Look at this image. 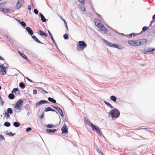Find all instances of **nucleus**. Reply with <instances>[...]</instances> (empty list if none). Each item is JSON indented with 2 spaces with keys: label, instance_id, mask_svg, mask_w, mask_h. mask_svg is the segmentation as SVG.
Wrapping results in <instances>:
<instances>
[{
  "label": "nucleus",
  "instance_id": "f257e3e1",
  "mask_svg": "<svg viewBox=\"0 0 155 155\" xmlns=\"http://www.w3.org/2000/svg\"><path fill=\"white\" fill-rule=\"evenodd\" d=\"M108 113L114 119L118 117L120 115V112L116 108L112 109Z\"/></svg>",
  "mask_w": 155,
  "mask_h": 155
},
{
  "label": "nucleus",
  "instance_id": "f03ea898",
  "mask_svg": "<svg viewBox=\"0 0 155 155\" xmlns=\"http://www.w3.org/2000/svg\"><path fill=\"white\" fill-rule=\"evenodd\" d=\"M87 46V44L84 41H79L77 44V48L78 51H83Z\"/></svg>",
  "mask_w": 155,
  "mask_h": 155
},
{
  "label": "nucleus",
  "instance_id": "7ed1b4c3",
  "mask_svg": "<svg viewBox=\"0 0 155 155\" xmlns=\"http://www.w3.org/2000/svg\"><path fill=\"white\" fill-rule=\"evenodd\" d=\"M91 127L93 131L96 132L98 135L101 136H102V132L98 127L94 124L93 125H92V126Z\"/></svg>",
  "mask_w": 155,
  "mask_h": 155
},
{
  "label": "nucleus",
  "instance_id": "20e7f679",
  "mask_svg": "<svg viewBox=\"0 0 155 155\" xmlns=\"http://www.w3.org/2000/svg\"><path fill=\"white\" fill-rule=\"evenodd\" d=\"M144 53L147 54V53L149 52H151L152 54H155V48H144Z\"/></svg>",
  "mask_w": 155,
  "mask_h": 155
},
{
  "label": "nucleus",
  "instance_id": "39448f33",
  "mask_svg": "<svg viewBox=\"0 0 155 155\" xmlns=\"http://www.w3.org/2000/svg\"><path fill=\"white\" fill-rule=\"evenodd\" d=\"M128 43L130 45L135 47H137L139 46L138 39L135 40H130L128 41Z\"/></svg>",
  "mask_w": 155,
  "mask_h": 155
},
{
  "label": "nucleus",
  "instance_id": "423d86ee",
  "mask_svg": "<svg viewBox=\"0 0 155 155\" xmlns=\"http://www.w3.org/2000/svg\"><path fill=\"white\" fill-rule=\"evenodd\" d=\"M24 2V0H18L16 4L15 8V9H18L22 6Z\"/></svg>",
  "mask_w": 155,
  "mask_h": 155
},
{
  "label": "nucleus",
  "instance_id": "0eeeda50",
  "mask_svg": "<svg viewBox=\"0 0 155 155\" xmlns=\"http://www.w3.org/2000/svg\"><path fill=\"white\" fill-rule=\"evenodd\" d=\"M23 101L22 99H20L17 102L15 106L16 107L18 108H21L23 105Z\"/></svg>",
  "mask_w": 155,
  "mask_h": 155
},
{
  "label": "nucleus",
  "instance_id": "6e6552de",
  "mask_svg": "<svg viewBox=\"0 0 155 155\" xmlns=\"http://www.w3.org/2000/svg\"><path fill=\"white\" fill-rule=\"evenodd\" d=\"M50 103L48 102V101L45 100H41L38 102H37L35 104V107H37L38 105L42 104H49Z\"/></svg>",
  "mask_w": 155,
  "mask_h": 155
},
{
  "label": "nucleus",
  "instance_id": "1a4fd4ad",
  "mask_svg": "<svg viewBox=\"0 0 155 155\" xmlns=\"http://www.w3.org/2000/svg\"><path fill=\"white\" fill-rule=\"evenodd\" d=\"M61 131L62 134H67L68 133V129L67 125L65 124L61 128Z\"/></svg>",
  "mask_w": 155,
  "mask_h": 155
},
{
  "label": "nucleus",
  "instance_id": "9d476101",
  "mask_svg": "<svg viewBox=\"0 0 155 155\" xmlns=\"http://www.w3.org/2000/svg\"><path fill=\"white\" fill-rule=\"evenodd\" d=\"M84 121L85 124H87L89 127H91L92 126V125H94L90 120H88L84 116Z\"/></svg>",
  "mask_w": 155,
  "mask_h": 155
},
{
  "label": "nucleus",
  "instance_id": "9b49d317",
  "mask_svg": "<svg viewBox=\"0 0 155 155\" xmlns=\"http://www.w3.org/2000/svg\"><path fill=\"white\" fill-rule=\"evenodd\" d=\"M37 33L40 35L42 37L44 36L45 37H47L48 36L47 35L45 32L41 30H38Z\"/></svg>",
  "mask_w": 155,
  "mask_h": 155
},
{
  "label": "nucleus",
  "instance_id": "f8f14e48",
  "mask_svg": "<svg viewBox=\"0 0 155 155\" xmlns=\"http://www.w3.org/2000/svg\"><path fill=\"white\" fill-rule=\"evenodd\" d=\"M147 42V40L145 39H141L138 40L139 45H141L145 44Z\"/></svg>",
  "mask_w": 155,
  "mask_h": 155
},
{
  "label": "nucleus",
  "instance_id": "ddd939ff",
  "mask_svg": "<svg viewBox=\"0 0 155 155\" xmlns=\"http://www.w3.org/2000/svg\"><path fill=\"white\" fill-rule=\"evenodd\" d=\"M25 29L28 34L32 36L34 34V32L31 28L29 27H27L25 28Z\"/></svg>",
  "mask_w": 155,
  "mask_h": 155
},
{
  "label": "nucleus",
  "instance_id": "4468645a",
  "mask_svg": "<svg viewBox=\"0 0 155 155\" xmlns=\"http://www.w3.org/2000/svg\"><path fill=\"white\" fill-rule=\"evenodd\" d=\"M18 52L21 57L24 58L25 60H26L27 61H28L29 60L26 56L23 53H21L20 51H18Z\"/></svg>",
  "mask_w": 155,
  "mask_h": 155
},
{
  "label": "nucleus",
  "instance_id": "2eb2a0df",
  "mask_svg": "<svg viewBox=\"0 0 155 155\" xmlns=\"http://www.w3.org/2000/svg\"><path fill=\"white\" fill-rule=\"evenodd\" d=\"M98 28L100 31H102L106 32L107 31V29L102 24H101L100 26H99Z\"/></svg>",
  "mask_w": 155,
  "mask_h": 155
},
{
  "label": "nucleus",
  "instance_id": "dca6fc26",
  "mask_svg": "<svg viewBox=\"0 0 155 155\" xmlns=\"http://www.w3.org/2000/svg\"><path fill=\"white\" fill-rule=\"evenodd\" d=\"M103 41L104 43L107 46L109 47H112V43L110 42L107 40L103 39Z\"/></svg>",
  "mask_w": 155,
  "mask_h": 155
},
{
  "label": "nucleus",
  "instance_id": "f3484780",
  "mask_svg": "<svg viewBox=\"0 0 155 155\" xmlns=\"http://www.w3.org/2000/svg\"><path fill=\"white\" fill-rule=\"evenodd\" d=\"M57 130V129H47L46 130V131L47 132L51 133V134H53L55 133V132Z\"/></svg>",
  "mask_w": 155,
  "mask_h": 155
},
{
  "label": "nucleus",
  "instance_id": "a211bd4d",
  "mask_svg": "<svg viewBox=\"0 0 155 155\" xmlns=\"http://www.w3.org/2000/svg\"><path fill=\"white\" fill-rule=\"evenodd\" d=\"M39 15L40 17L41 21L43 22H46V19L44 15L41 13H39Z\"/></svg>",
  "mask_w": 155,
  "mask_h": 155
},
{
  "label": "nucleus",
  "instance_id": "6ab92c4d",
  "mask_svg": "<svg viewBox=\"0 0 155 155\" xmlns=\"http://www.w3.org/2000/svg\"><path fill=\"white\" fill-rule=\"evenodd\" d=\"M31 37L37 43L40 44H43V43H42L40 40H39L35 36H32Z\"/></svg>",
  "mask_w": 155,
  "mask_h": 155
},
{
  "label": "nucleus",
  "instance_id": "aec40b11",
  "mask_svg": "<svg viewBox=\"0 0 155 155\" xmlns=\"http://www.w3.org/2000/svg\"><path fill=\"white\" fill-rule=\"evenodd\" d=\"M94 21L95 25L98 28L99 27V26H100L101 25V24L100 23V21L98 19H95Z\"/></svg>",
  "mask_w": 155,
  "mask_h": 155
},
{
  "label": "nucleus",
  "instance_id": "412c9836",
  "mask_svg": "<svg viewBox=\"0 0 155 155\" xmlns=\"http://www.w3.org/2000/svg\"><path fill=\"white\" fill-rule=\"evenodd\" d=\"M0 68H1L0 72H1V74L2 75H5L6 74V70L1 67H0Z\"/></svg>",
  "mask_w": 155,
  "mask_h": 155
},
{
  "label": "nucleus",
  "instance_id": "4be33fe9",
  "mask_svg": "<svg viewBox=\"0 0 155 155\" xmlns=\"http://www.w3.org/2000/svg\"><path fill=\"white\" fill-rule=\"evenodd\" d=\"M1 11L5 13H8L10 12V10L8 8H2L1 10Z\"/></svg>",
  "mask_w": 155,
  "mask_h": 155
},
{
  "label": "nucleus",
  "instance_id": "5701e85b",
  "mask_svg": "<svg viewBox=\"0 0 155 155\" xmlns=\"http://www.w3.org/2000/svg\"><path fill=\"white\" fill-rule=\"evenodd\" d=\"M18 21L24 28H25L26 26V24L24 21H21L20 20H17Z\"/></svg>",
  "mask_w": 155,
  "mask_h": 155
},
{
  "label": "nucleus",
  "instance_id": "b1692460",
  "mask_svg": "<svg viewBox=\"0 0 155 155\" xmlns=\"http://www.w3.org/2000/svg\"><path fill=\"white\" fill-rule=\"evenodd\" d=\"M48 100L50 102H52L54 104L56 103V101L54 98H51V97H48Z\"/></svg>",
  "mask_w": 155,
  "mask_h": 155
},
{
  "label": "nucleus",
  "instance_id": "393cba45",
  "mask_svg": "<svg viewBox=\"0 0 155 155\" xmlns=\"http://www.w3.org/2000/svg\"><path fill=\"white\" fill-rule=\"evenodd\" d=\"M112 47H114V48H118L119 49H121V46H119L118 44L116 43L113 44L112 45Z\"/></svg>",
  "mask_w": 155,
  "mask_h": 155
},
{
  "label": "nucleus",
  "instance_id": "a878e982",
  "mask_svg": "<svg viewBox=\"0 0 155 155\" xmlns=\"http://www.w3.org/2000/svg\"><path fill=\"white\" fill-rule=\"evenodd\" d=\"M110 99L111 100H112L114 102L116 103L117 98L114 95L111 96L110 97Z\"/></svg>",
  "mask_w": 155,
  "mask_h": 155
},
{
  "label": "nucleus",
  "instance_id": "bb28decb",
  "mask_svg": "<svg viewBox=\"0 0 155 155\" xmlns=\"http://www.w3.org/2000/svg\"><path fill=\"white\" fill-rule=\"evenodd\" d=\"M57 111L58 112V113H59V114H60L61 117H63L64 116V114L62 110L60 108V107L58 109Z\"/></svg>",
  "mask_w": 155,
  "mask_h": 155
},
{
  "label": "nucleus",
  "instance_id": "cd10ccee",
  "mask_svg": "<svg viewBox=\"0 0 155 155\" xmlns=\"http://www.w3.org/2000/svg\"><path fill=\"white\" fill-rule=\"evenodd\" d=\"M8 98L11 100H12L15 98V95L13 93H10L8 94Z\"/></svg>",
  "mask_w": 155,
  "mask_h": 155
},
{
  "label": "nucleus",
  "instance_id": "c85d7f7f",
  "mask_svg": "<svg viewBox=\"0 0 155 155\" xmlns=\"http://www.w3.org/2000/svg\"><path fill=\"white\" fill-rule=\"evenodd\" d=\"M19 86L21 89H24L25 87V85L23 82H21L19 84Z\"/></svg>",
  "mask_w": 155,
  "mask_h": 155
},
{
  "label": "nucleus",
  "instance_id": "c756f323",
  "mask_svg": "<svg viewBox=\"0 0 155 155\" xmlns=\"http://www.w3.org/2000/svg\"><path fill=\"white\" fill-rule=\"evenodd\" d=\"M13 126L16 127H18L20 125V123L18 121H15L13 123Z\"/></svg>",
  "mask_w": 155,
  "mask_h": 155
},
{
  "label": "nucleus",
  "instance_id": "7c9ffc66",
  "mask_svg": "<svg viewBox=\"0 0 155 155\" xmlns=\"http://www.w3.org/2000/svg\"><path fill=\"white\" fill-rule=\"evenodd\" d=\"M153 20L151 21L150 23V26H151L153 27L154 26L153 25V26H152V24L155 22V14L153 16Z\"/></svg>",
  "mask_w": 155,
  "mask_h": 155
},
{
  "label": "nucleus",
  "instance_id": "2f4dec72",
  "mask_svg": "<svg viewBox=\"0 0 155 155\" xmlns=\"http://www.w3.org/2000/svg\"><path fill=\"white\" fill-rule=\"evenodd\" d=\"M135 35H136V33H132L130 34L129 35H125V36L127 38L131 37H132V36H134Z\"/></svg>",
  "mask_w": 155,
  "mask_h": 155
},
{
  "label": "nucleus",
  "instance_id": "473e14b6",
  "mask_svg": "<svg viewBox=\"0 0 155 155\" xmlns=\"http://www.w3.org/2000/svg\"><path fill=\"white\" fill-rule=\"evenodd\" d=\"M104 102L106 105L109 106L110 107L112 108H114L109 103L105 101H104Z\"/></svg>",
  "mask_w": 155,
  "mask_h": 155
},
{
  "label": "nucleus",
  "instance_id": "72a5a7b5",
  "mask_svg": "<svg viewBox=\"0 0 155 155\" xmlns=\"http://www.w3.org/2000/svg\"><path fill=\"white\" fill-rule=\"evenodd\" d=\"M110 29L111 30H112V31H113L115 32L116 33H117V34H119V35H122V36H124L125 35L123 34V33H119V32H117V31H116L115 30H114V29H113V28H110Z\"/></svg>",
  "mask_w": 155,
  "mask_h": 155
},
{
  "label": "nucleus",
  "instance_id": "f704fd0d",
  "mask_svg": "<svg viewBox=\"0 0 155 155\" xmlns=\"http://www.w3.org/2000/svg\"><path fill=\"white\" fill-rule=\"evenodd\" d=\"M7 111L9 114H11L13 113V110L11 108H8Z\"/></svg>",
  "mask_w": 155,
  "mask_h": 155
},
{
  "label": "nucleus",
  "instance_id": "c9c22d12",
  "mask_svg": "<svg viewBox=\"0 0 155 155\" xmlns=\"http://www.w3.org/2000/svg\"><path fill=\"white\" fill-rule=\"evenodd\" d=\"M14 110L15 112L18 113L20 112L21 109V108H17L16 107H14Z\"/></svg>",
  "mask_w": 155,
  "mask_h": 155
},
{
  "label": "nucleus",
  "instance_id": "e433bc0d",
  "mask_svg": "<svg viewBox=\"0 0 155 155\" xmlns=\"http://www.w3.org/2000/svg\"><path fill=\"white\" fill-rule=\"evenodd\" d=\"M4 126L6 127H9L11 126V124L8 121L4 123Z\"/></svg>",
  "mask_w": 155,
  "mask_h": 155
},
{
  "label": "nucleus",
  "instance_id": "4c0bfd02",
  "mask_svg": "<svg viewBox=\"0 0 155 155\" xmlns=\"http://www.w3.org/2000/svg\"><path fill=\"white\" fill-rule=\"evenodd\" d=\"M3 114L4 116V117H5L7 119H8L10 117V115L8 114L7 112L4 113Z\"/></svg>",
  "mask_w": 155,
  "mask_h": 155
},
{
  "label": "nucleus",
  "instance_id": "58836bf2",
  "mask_svg": "<svg viewBox=\"0 0 155 155\" xmlns=\"http://www.w3.org/2000/svg\"><path fill=\"white\" fill-rule=\"evenodd\" d=\"M6 135H8L10 136L11 137H12V136H14L15 134L12 133V132H10L9 133L6 132Z\"/></svg>",
  "mask_w": 155,
  "mask_h": 155
},
{
  "label": "nucleus",
  "instance_id": "ea45409f",
  "mask_svg": "<svg viewBox=\"0 0 155 155\" xmlns=\"http://www.w3.org/2000/svg\"><path fill=\"white\" fill-rule=\"evenodd\" d=\"M19 91L18 88H14L12 91V93H15L17 91Z\"/></svg>",
  "mask_w": 155,
  "mask_h": 155
},
{
  "label": "nucleus",
  "instance_id": "a19ab883",
  "mask_svg": "<svg viewBox=\"0 0 155 155\" xmlns=\"http://www.w3.org/2000/svg\"><path fill=\"white\" fill-rule=\"evenodd\" d=\"M63 38L65 40H67L68 38V36L67 34L65 33L63 35Z\"/></svg>",
  "mask_w": 155,
  "mask_h": 155
},
{
  "label": "nucleus",
  "instance_id": "79ce46f5",
  "mask_svg": "<svg viewBox=\"0 0 155 155\" xmlns=\"http://www.w3.org/2000/svg\"><path fill=\"white\" fill-rule=\"evenodd\" d=\"M54 126V125L52 124H49L46 126V127L48 128H51Z\"/></svg>",
  "mask_w": 155,
  "mask_h": 155
},
{
  "label": "nucleus",
  "instance_id": "37998d69",
  "mask_svg": "<svg viewBox=\"0 0 155 155\" xmlns=\"http://www.w3.org/2000/svg\"><path fill=\"white\" fill-rule=\"evenodd\" d=\"M97 152L100 155H102V154L103 155V153L99 149H97Z\"/></svg>",
  "mask_w": 155,
  "mask_h": 155
},
{
  "label": "nucleus",
  "instance_id": "c03bdc74",
  "mask_svg": "<svg viewBox=\"0 0 155 155\" xmlns=\"http://www.w3.org/2000/svg\"><path fill=\"white\" fill-rule=\"evenodd\" d=\"M51 108L50 107H48L46 108L44 110V111L45 112H48L49 111H51Z\"/></svg>",
  "mask_w": 155,
  "mask_h": 155
},
{
  "label": "nucleus",
  "instance_id": "a18cd8bd",
  "mask_svg": "<svg viewBox=\"0 0 155 155\" xmlns=\"http://www.w3.org/2000/svg\"><path fill=\"white\" fill-rule=\"evenodd\" d=\"M25 108L26 109V111H28L30 109V106L28 104H26L25 106Z\"/></svg>",
  "mask_w": 155,
  "mask_h": 155
},
{
  "label": "nucleus",
  "instance_id": "49530a36",
  "mask_svg": "<svg viewBox=\"0 0 155 155\" xmlns=\"http://www.w3.org/2000/svg\"><path fill=\"white\" fill-rule=\"evenodd\" d=\"M5 140V137L2 135L0 134V140Z\"/></svg>",
  "mask_w": 155,
  "mask_h": 155
},
{
  "label": "nucleus",
  "instance_id": "de8ad7c7",
  "mask_svg": "<svg viewBox=\"0 0 155 155\" xmlns=\"http://www.w3.org/2000/svg\"><path fill=\"white\" fill-rule=\"evenodd\" d=\"M52 41L54 43V45L55 46H56V42H55V41L54 40V39L53 38V37H51V38Z\"/></svg>",
  "mask_w": 155,
  "mask_h": 155
},
{
  "label": "nucleus",
  "instance_id": "09e8293b",
  "mask_svg": "<svg viewBox=\"0 0 155 155\" xmlns=\"http://www.w3.org/2000/svg\"><path fill=\"white\" fill-rule=\"evenodd\" d=\"M148 28V27L147 26H144L143 28L142 31H146Z\"/></svg>",
  "mask_w": 155,
  "mask_h": 155
},
{
  "label": "nucleus",
  "instance_id": "8fccbe9b",
  "mask_svg": "<svg viewBox=\"0 0 155 155\" xmlns=\"http://www.w3.org/2000/svg\"><path fill=\"white\" fill-rule=\"evenodd\" d=\"M31 55L32 56L35 58H37V57L38 56L36 54L33 52L31 53Z\"/></svg>",
  "mask_w": 155,
  "mask_h": 155
},
{
  "label": "nucleus",
  "instance_id": "3c124183",
  "mask_svg": "<svg viewBox=\"0 0 155 155\" xmlns=\"http://www.w3.org/2000/svg\"><path fill=\"white\" fill-rule=\"evenodd\" d=\"M34 12L35 14L38 15V11L37 9L35 8L34 9Z\"/></svg>",
  "mask_w": 155,
  "mask_h": 155
},
{
  "label": "nucleus",
  "instance_id": "603ef678",
  "mask_svg": "<svg viewBox=\"0 0 155 155\" xmlns=\"http://www.w3.org/2000/svg\"><path fill=\"white\" fill-rule=\"evenodd\" d=\"M25 78L28 81H29L31 82H32V83H35V82L33 81L32 80H31L29 78H28L27 77H26Z\"/></svg>",
  "mask_w": 155,
  "mask_h": 155
},
{
  "label": "nucleus",
  "instance_id": "864d4df0",
  "mask_svg": "<svg viewBox=\"0 0 155 155\" xmlns=\"http://www.w3.org/2000/svg\"><path fill=\"white\" fill-rule=\"evenodd\" d=\"M85 0H78L79 2L81 4L84 5V4Z\"/></svg>",
  "mask_w": 155,
  "mask_h": 155
},
{
  "label": "nucleus",
  "instance_id": "5fc2aeb1",
  "mask_svg": "<svg viewBox=\"0 0 155 155\" xmlns=\"http://www.w3.org/2000/svg\"><path fill=\"white\" fill-rule=\"evenodd\" d=\"M4 64H1V65H0V67H1V68H4V69H6V68H7V66H4Z\"/></svg>",
  "mask_w": 155,
  "mask_h": 155
},
{
  "label": "nucleus",
  "instance_id": "6e6d98bb",
  "mask_svg": "<svg viewBox=\"0 0 155 155\" xmlns=\"http://www.w3.org/2000/svg\"><path fill=\"white\" fill-rule=\"evenodd\" d=\"M81 10L83 11L84 12L85 10V8L84 7V6H83L81 7Z\"/></svg>",
  "mask_w": 155,
  "mask_h": 155
},
{
  "label": "nucleus",
  "instance_id": "4d7b16f0",
  "mask_svg": "<svg viewBox=\"0 0 155 155\" xmlns=\"http://www.w3.org/2000/svg\"><path fill=\"white\" fill-rule=\"evenodd\" d=\"M51 107H53L55 109L57 110H58V109L59 108V107L58 106H55L52 105L51 106Z\"/></svg>",
  "mask_w": 155,
  "mask_h": 155
},
{
  "label": "nucleus",
  "instance_id": "13d9d810",
  "mask_svg": "<svg viewBox=\"0 0 155 155\" xmlns=\"http://www.w3.org/2000/svg\"><path fill=\"white\" fill-rule=\"evenodd\" d=\"M31 130V128L30 127H28L27 129H26V131L27 132H28L30 130Z\"/></svg>",
  "mask_w": 155,
  "mask_h": 155
},
{
  "label": "nucleus",
  "instance_id": "bf43d9fd",
  "mask_svg": "<svg viewBox=\"0 0 155 155\" xmlns=\"http://www.w3.org/2000/svg\"><path fill=\"white\" fill-rule=\"evenodd\" d=\"M5 37L7 39H8V40L10 41L11 39H10L9 37L6 35H4Z\"/></svg>",
  "mask_w": 155,
  "mask_h": 155
},
{
  "label": "nucleus",
  "instance_id": "052dcab7",
  "mask_svg": "<svg viewBox=\"0 0 155 155\" xmlns=\"http://www.w3.org/2000/svg\"><path fill=\"white\" fill-rule=\"evenodd\" d=\"M37 93V91L36 90L34 89L33 90V94H36Z\"/></svg>",
  "mask_w": 155,
  "mask_h": 155
},
{
  "label": "nucleus",
  "instance_id": "680f3d73",
  "mask_svg": "<svg viewBox=\"0 0 155 155\" xmlns=\"http://www.w3.org/2000/svg\"><path fill=\"white\" fill-rule=\"evenodd\" d=\"M94 147L95 149H96V150H97V149L99 148V147H97L96 144L95 143H94Z\"/></svg>",
  "mask_w": 155,
  "mask_h": 155
},
{
  "label": "nucleus",
  "instance_id": "e2e57ef3",
  "mask_svg": "<svg viewBox=\"0 0 155 155\" xmlns=\"http://www.w3.org/2000/svg\"><path fill=\"white\" fill-rule=\"evenodd\" d=\"M64 24L65 26L67 28V29H68V27L67 25V23L66 21H64Z\"/></svg>",
  "mask_w": 155,
  "mask_h": 155
},
{
  "label": "nucleus",
  "instance_id": "0e129e2a",
  "mask_svg": "<svg viewBox=\"0 0 155 155\" xmlns=\"http://www.w3.org/2000/svg\"><path fill=\"white\" fill-rule=\"evenodd\" d=\"M48 33L49 35L50 36L51 38V37H53L52 35L51 34V33L50 31L49 30H48Z\"/></svg>",
  "mask_w": 155,
  "mask_h": 155
},
{
  "label": "nucleus",
  "instance_id": "69168bd1",
  "mask_svg": "<svg viewBox=\"0 0 155 155\" xmlns=\"http://www.w3.org/2000/svg\"><path fill=\"white\" fill-rule=\"evenodd\" d=\"M51 111H52V112H55L57 114H58L57 112L54 109H52L51 108Z\"/></svg>",
  "mask_w": 155,
  "mask_h": 155
},
{
  "label": "nucleus",
  "instance_id": "338daca9",
  "mask_svg": "<svg viewBox=\"0 0 155 155\" xmlns=\"http://www.w3.org/2000/svg\"><path fill=\"white\" fill-rule=\"evenodd\" d=\"M44 115L42 114L40 116L39 118L41 119H42L44 117Z\"/></svg>",
  "mask_w": 155,
  "mask_h": 155
},
{
  "label": "nucleus",
  "instance_id": "774afa93",
  "mask_svg": "<svg viewBox=\"0 0 155 155\" xmlns=\"http://www.w3.org/2000/svg\"><path fill=\"white\" fill-rule=\"evenodd\" d=\"M96 13V15H97L99 18L101 19V15H100L98 14L97 13Z\"/></svg>",
  "mask_w": 155,
  "mask_h": 155
}]
</instances>
